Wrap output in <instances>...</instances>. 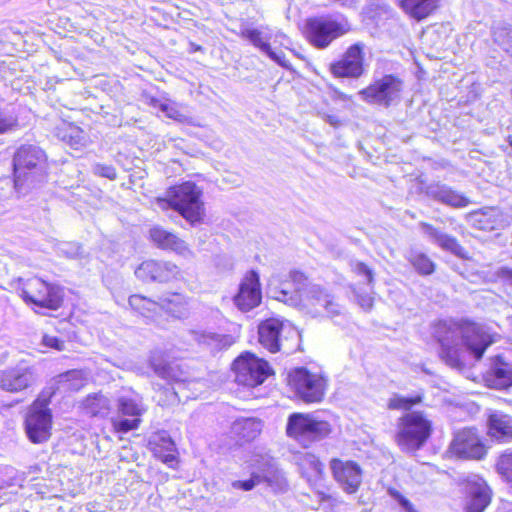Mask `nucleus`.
<instances>
[{"label": "nucleus", "instance_id": "f257e3e1", "mask_svg": "<svg viewBox=\"0 0 512 512\" xmlns=\"http://www.w3.org/2000/svg\"><path fill=\"white\" fill-rule=\"evenodd\" d=\"M433 336L440 344L441 359L459 372L465 369V363L461 359L462 346L478 361L495 342V335L488 327L463 319L437 322L433 328Z\"/></svg>", "mask_w": 512, "mask_h": 512}, {"label": "nucleus", "instance_id": "f03ea898", "mask_svg": "<svg viewBox=\"0 0 512 512\" xmlns=\"http://www.w3.org/2000/svg\"><path fill=\"white\" fill-rule=\"evenodd\" d=\"M291 282L284 283L275 298L292 306L302 305L313 315L336 316L340 306L333 295L317 284L307 281L303 273L295 271L290 274Z\"/></svg>", "mask_w": 512, "mask_h": 512}, {"label": "nucleus", "instance_id": "7ed1b4c3", "mask_svg": "<svg viewBox=\"0 0 512 512\" xmlns=\"http://www.w3.org/2000/svg\"><path fill=\"white\" fill-rule=\"evenodd\" d=\"M14 186L19 194L45 182L47 177V157L45 152L35 145H23L13 157Z\"/></svg>", "mask_w": 512, "mask_h": 512}, {"label": "nucleus", "instance_id": "20e7f679", "mask_svg": "<svg viewBox=\"0 0 512 512\" xmlns=\"http://www.w3.org/2000/svg\"><path fill=\"white\" fill-rule=\"evenodd\" d=\"M202 191L195 183L185 182L167 190L165 197L157 198L156 205L161 210L173 209L191 224L199 223L204 216Z\"/></svg>", "mask_w": 512, "mask_h": 512}, {"label": "nucleus", "instance_id": "39448f33", "mask_svg": "<svg viewBox=\"0 0 512 512\" xmlns=\"http://www.w3.org/2000/svg\"><path fill=\"white\" fill-rule=\"evenodd\" d=\"M432 432V423L423 412H409L399 418L396 441L403 451L420 449Z\"/></svg>", "mask_w": 512, "mask_h": 512}, {"label": "nucleus", "instance_id": "423d86ee", "mask_svg": "<svg viewBox=\"0 0 512 512\" xmlns=\"http://www.w3.org/2000/svg\"><path fill=\"white\" fill-rule=\"evenodd\" d=\"M331 432L327 421L321 420L312 414L292 413L287 420L286 433L303 446L320 441Z\"/></svg>", "mask_w": 512, "mask_h": 512}, {"label": "nucleus", "instance_id": "0eeeda50", "mask_svg": "<svg viewBox=\"0 0 512 512\" xmlns=\"http://www.w3.org/2000/svg\"><path fill=\"white\" fill-rule=\"evenodd\" d=\"M288 383L298 399L305 403H319L323 400L326 380L304 367L293 369L288 374Z\"/></svg>", "mask_w": 512, "mask_h": 512}, {"label": "nucleus", "instance_id": "6e6552de", "mask_svg": "<svg viewBox=\"0 0 512 512\" xmlns=\"http://www.w3.org/2000/svg\"><path fill=\"white\" fill-rule=\"evenodd\" d=\"M307 38L317 48L328 47L332 41L350 31L349 22L332 17H315L306 21Z\"/></svg>", "mask_w": 512, "mask_h": 512}, {"label": "nucleus", "instance_id": "1a4fd4ad", "mask_svg": "<svg viewBox=\"0 0 512 512\" xmlns=\"http://www.w3.org/2000/svg\"><path fill=\"white\" fill-rule=\"evenodd\" d=\"M403 88L402 79L387 74L362 89L359 94L367 103L389 107L400 101Z\"/></svg>", "mask_w": 512, "mask_h": 512}, {"label": "nucleus", "instance_id": "9d476101", "mask_svg": "<svg viewBox=\"0 0 512 512\" xmlns=\"http://www.w3.org/2000/svg\"><path fill=\"white\" fill-rule=\"evenodd\" d=\"M52 413L48 401L36 399L30 406L25 418V431L28 439L35 444L46 442L51 436Z\"/></svg>", "mask_w": 512, "mask_h": 512}, {"label": "nucleus", "instance_id": "9b49d317", "mask_svg": "<svg viewBox=\"0 0 512 512\" xmlns=\"http://www.w3.org/2000/svg\"><path fill=\"white\" fill-rule=\"evenodd\" d=\"M235 381L244 386L261 385L273 373L268 362L249 352L241 354L233 362Z\"/></svg>", "mask_w": 512, "mask_h": 512}, {"label": "nucleus", "instance_id": "f8f14e48", "mask_svg": "<svg viewBox=\"0 0 512 512\" xmlns=\"http://www.w3.org/2000/svg\"><path fill=\"white\" fill-rule=\"evenodd\" d=\"M21 297L39 308L57 310L63 301L61 289L40 278L29 279L21 289Z\"/></svg>", "mask_w": 512, "mask_h": 512}, {"label": "nucleus", "instance_id": "ddd939ff", "mask_svg": "<svg viewBox=\"0 0 512 512\" xmlns=\"http://www.w3.org/2000/svg\"><path fill=\"white\" fill-rule=\"evenodd\" d=\"M260 344L271 353L282 349L283 341L288 338H298V331L288 321L270 318L258 327Z\"/></svg>", "mask_w": 512, "mask_h": 512}, {"label": "nucleus", "instance_id": "4468645a", "mask_svg": "<svg viewBox=\"0 0 512 512\" xmlns=\"http://www.w3.org/2000/svg\"><path fill=\"white\" fill-rule=\"evenodd\" d=\"M449 452L460 459L481 460L485 457L487 449L477 429L463 428L454 434Z\"/></svg>", "mask_w": 512, "mask_h": 512}, {"label": "nucleus", "instance_id": "2eb2a0df", "mask_svg": "<svg viewBox=\"0 0 512 512\" xmlns=\"http://www.w3.org/2000/svg\"><path fill=\"white\" fill-rule=\"evenodd\" d=\"M38 379L37 369L23 361L0 372V388L17 393L32 387Z\"/></svg>", "mask_w": 512, "mask_h": 512}, {"label": "nucleus", "instance_id": "dca6fc26", "mask_svg": "<svg viewBox=\"0 0 512 512\" xmlns=\"http://www.w3.org/2000/svg\"><path fill=\"white\" fill-rule=\"evenodd\" d=\"M364 48L361 42L351 45L342 58L330 64V71L337 78L357 79L364 74Z\"/></svg>", "mask_w": 512, "mask_h": 512}, {"label": "nucleus", "instance_id": "f3484780", "mask_svg": "<svg viewBox=\"0 0 512 512\" xmlns=\"http://www.w3.org/2000/svg\"><path fill=\"white\" fill-rule=\"evenodd\" d=\"M150 365L159 377L177 385V387H172V391L170 392V402H180L182 399L190 398V395L186 393L185 390L192 384V382L188 380L187 373L184 372L178 364L156 363L155 359L151 358Z\"/></svg>", "mask_w": 512, "mask_h": 512}, {"label": "nucleus", "instance_id": "a211bd4d", "mask_svg": "<svg viewBox=\"0 0 512 512\" xmlns=\"http://www.w3.org/2000/svg\"><path fill=\"white\" fill-rule=\"evenodd\" d=\"M262 293L259 274L255 270L249 271L239 285L238 293L234 296L235 306L248 312L261 303Z\"/></svg>", "mask_w": 512, "mask_h": 512}, {"label": "nucleus", "instance_id": "6ab92c4d", "mask_svg": "<svg viewBox=\"0 0 512 512\" xmlns=\"http://www.w3.org/2000/svg\"><path fill=\"white\" fill-rule=\"evenodd\" d=\"M422 192L429 199L452 208H464L471 201L464 194L440 181H433L422 187Z\"/></svg>", "mask_w": 512, "mask_h": 512}, {"label": "nucleus", "instance_id": "aec40b11", "mask_svg": "<svg viewBox=\"0 0 512 512\" xmlns=\"http://www.w3.org/2000/svg\"><path fill=\"white\" fill-rule=\"evenodd\" d=\"M180 273L178 266L170 261L147 260L142 262L135 270L138 279L144 282H169Z\"/></svg>", "mask_w": 512, "mask_h": 512}, {"label": "nucleus", "instance_id": "412c9836", "mask_svg": "<svg viewBox=\"0 0 512 512\" xmlns=\"http://www.w3.org/2000/svg\"><path fill=\"white\" fill-rule=\"evenodd\" d=\"M330 468L334 479L345 492L352 494L358 490L362 481V470L357 463L332 459Z\"/></svg>", "mask_w": 512, "mask_h": 512}, {"label": "nucleus", "instance_id": "4be33fe9", "mask_svg": "<svg viewBox=\"0 0 512 512\" xmlns=\"http://www.w3.org/2000/svg\"><path fill=\"white\" fill-rule=\"evenodd\" d=\"M255 470L260 484L265 483L273 492L283 493L288 490L289 484L285 474L273 458L261 457L257 460Z\"/></svg>", "mask_w": 512, "mask_h": 512}, {"label": "nucleus", "instance_id": "5701e85b", "mask_svg": "<svg viewBox=\"0 0 512 512\" xmlns=\"http://www.w3.org/2000/svg\"><path fill=\"white\" fill-rule=\"evenodd\" d=\"M117 410L122 416L132 417L131 419L121 416L115 418L113 424L117 431L128 432L138 428L140 416L144 409L137 399L128 396L119 397L117 400Z\"/></svg>", "mask_w": 512, "mask_h": 512}, {"label": "nucleus", "instance_id": "b1692460", "mask_svg": "<svg viewBox=\"0 0 512 512\" xmlns=\"http://www.w3.org/2000/svg\"><path fill=\"white\" fill-rule=\"evenodd\" d=\"M485 382L493 389H512V361H506L502 356L494 357L485 374Z\"/></svg>", "mask_w": 512, "mask_h": 512}, {"label": "nucleus", "instance_id": "393cba45", "mask_svg": "<svg viewBox=\"0 0 512 512\" xmlns=\"http://www.w3.org/2000/svg\"><path fill=\"white\" fill-rule=\"evenodd\" d=\"M179 294L159 296L157 300L149 299L142 295H131L129 305L131 308L146 318H152L162 309H168L169 305L177 302Z\"/></svg>", "mask_w": 512, "mask_h": 512}, {"label": "nucleus", "instance_id": "a878e982", "mask_svg": "<svg viewBox=\"0 0 512 512\" xmlns=\"http://www.w3.org/2000/svg\"><path fill=\"white\" fill-rule=\"evenodd\" d=\"M466 490L469 495L466 512H483L491 500L486 482L474 475L468 478Z\"/></svg>", "mask_w": 512, "mask_h": 512}, {"label": "nucleus", "instance_id": "bb28decb", "mask_svg": "<svg viewBox=\"0 0 512 512\" xmlns=\"http://www.w3.org/2000/svg\"><path fill=\"white\" fill-rule=\"evenodd\" d=\"M150 237L159 248L173 250L186 258L193 257V252L184 240L159 226L150 229Z\"/></svg>", "mask_w": 512, "mask_h": 512}, {"label": "nucleus", "instance_id": "cd10ccee", "mask_svg": "<svg viewBox=\"0 0 512 512\" xmlns=\"http://www.w3.org/2000/svg\"><path fill=\"white\" fill-rule=\"evenodd\" d=\"M262 421L257 418H238L231 425V435L237 442H250L256 439L262 431Z\"/></svg>", "mask_w": 512, "mask_h": 512}, {"label": "nucleus", "instance_id": "c85d7f7f", "mask_svg": "<svg viewBox=\"0 0 512 512\" xmlns=\"http://www.w3.org/2000/svg\"><path fill=\"white\" fill-rule=\"evenodd\" d=\"M419 226L424 235H426L430 241L437 244L442 249L454 253L455 255L461 254L463 248L458 243L456 238L442 232L441 230L426 222H420Z\"/></svg>", "mask_w": 512, "mask_h": 512}, {"label": "nucleus", "instance_id": "c756f323", "mask_svg": "<svg viewBox=\"0 0 512 512\" xmlns=\"http://www.w3.org/2000/svg\"><path fill=\"white\" fill-rule=\"evenodd\" d=\"M440 0H400L399 6L411 18L421 21L431 15Z\"/></svg>", "mask_w": 512, "mask_h": 512}, {"label": "nucleus", "instance_id": "7c9ffc66", "mask_svg": "<svg viewBox=\"0 0 512 512\" xmlns=\"http://www.w3.org/2000/svg\"><path fill=\"white\" fill-rule=\"evenodd\" d=\"M488 433L491 437L502 440L512 436V418L501 412H494L488 417Z\"/></svg>", "mask_w": 512, "mask_h": 512}, {"label": "nucleus", "instance_id": "2f4dec72", "mask_svg": "<svg viewBox=\"0 0 512 512\" xmlns=\"http://www.w3.org/2000/svg\"><path fill=\"white\" fill-rule=\"evenodd\" d=\"M192 339L199 345L220 349L228 347L233 340L230 335L218 334L207 330H189Z\"/></svg>", "mask_w": 512, "mask_h": 512}, {"label": "nucleus", "instance_id": "473e14b6", "mask_svg": "<svg viewBox=\"0 0 512 512\" xmlns=\"http://www.w3.org/2000/svg\"><path fill=\"white\" fill-rule=\"evenodd\" d=\"M56 135L74 149H79L86 143V134L78 126L64 124L62 127L57 128Z\"/></svg>", "mask_w": 512, "mask_h": 512}, {"label": "nucleus", "instance_id": "72a5a7b5", "mask_svg": "<svg viewBox=\"0 0 512 512\" xmlns=\"http://www.w3.org/2000/svg\"><path fill=\"white\" fill-rule=\"evenodd\" d=\"M83 408L90 416L105 417L110 410V401L102 394L89 395L83 401Z\"/></svg>", "mask_w": 512, "mask_h": 512}, {"label": "nucleus", "instance_id": "f704fd0d", "mask_svg": "<svg viewBox=\"0 0 512 512\" xmlns=\"http://www.w3.org/2000/svg\"><path fill=\"white\" fill-rule=\"evenodd\" d=\"M55 382L65 391H78L85 385V378L82 371L69 370L59 374Z\"/></svg>", "mask_w": 512, "mask_h": 512}, {"label": "nucleus", "instance_id": "c9c22d12", "mask_svg": "<svg viewBox=\"0 0 512 512\" xmlns=\"http://www.w3.org/2000/svg\"><path fill=\"white\" fill-rule=\"evenodd\" d=\"M493 214V210H491L490 212L473 211L468 213L465 218L470 226L478 230L492 231L496 229Z\"/></svg>", "mask_w": 512, "mask_h": 512}, {"label": "nucleus", "instance_id": "e433bc0d", "mask_svg": "<svg viewBox=\"0 0 512 512\" xmlns=\"http://www.w3.org/2000/svg\"><path fill=\"white\" fill-rule=\"evenodd\" d=\"M493 40L512 57V27L506 23H497L492 28Z\"/></svg>", "mask_w": 512, "mask_h": 512}, {"label": "nucleus", "instance_id": "4c0bfd02", "mask_svg": "<svg viewBox=\"0 0 512 512\" xmlns=\"http://www.w3.org/2000/svg\"><path fill=\"white\" fill-rule=\"evenodd\" d=\"M407 260L411 263L414 269L421 275H430L435 270V264L430 258L420 252L412 250L407 255Z\"/></svg>", "mask_w": 512, "mask_h": 512}, {"label": "nucleus", "instance_id": "58836bf2", "mask_svg": "<svg viewBox=\"0 0 512 512\" xmlns=\"http://www.w3.org/2000/svg\"><path fill=\"white\" fill-rule=\"evenodd\" d=\"M240 36L247 39L253 46L259 48L263 53L270 51V36L263 34L258 29L243 28Z\"/></svg>", "mask_w": 512, "mask_h": 512}, {"label": "nucleus", "instance_id": "ea45409f", "mask_svg": "<svg viewBox=\"0 0 512 512\" xmlns=\"http://www.w3.org/2000/svg\"><path fill=\"white\" fill-rule=\"evenodd\" d=\"M424 394L418 392L413 396L395 394L388 403V407L394 410H410L414 405L423 401Z\"/></svg>", "mask_w": 512, "mask_h": 512}, {"label": "nucleus", "instance_id": "a19ab883", "mask_svg": "<svg viewBox=\"0 0 512 512\" xmlns=\"http://www.w3.org/2000/svg\"><path fill=\"white\" fill-rule=\"evenodd\" d=\"M496 470L505 481L512 483V450H506L499 456Z\"/></svg>", "mask_w": 512, "mask_h": 512}, {"label": "nucleus", "instance_id": "79ce46f5", "mask_svg": "<svg viewBox=\"0 0 512 512\" xmlns=\"http://www.w3.org/2000/svg\"><path fill=\"white\" fill-rule=\"evenodd\" d=\"M59 254L69 258L76 259L82 255V247L75 242L62 243L58 247Z\"/></svg>", "mask_w": 512, "mask_h": 512}, {"label": "nucleus", "instance_id": "37998d69", "mask_svg": "<svg viewBox=\"0 0 512 512\" xmlns=\"http://www.w3.org/2000/svg\"><path fill=\"white\" fill-rule=\"evenodd\" d=\"M92 171L95 175L114 180L117 177L115 168L112 165L97 163L93 165Z\"/></svg>", "mask_w": 512, "mask_h": 512}, {"label": "nucleus", "instance_id": "c03bdc74", "mask_svg": "<svg viewBox=\"0 0 512 512\" xmlns=\"http://www.w3.org/2000/svg\"><path fill=\"white\" fill-rule=\"evenodd\" d=\"M256 476H257V473H256V470L254 469V471L251 473L250 479L244 480V481H239V480L238 481H234L232 483V486L235 489H242L244 491H250L256 485L260 484L259 479Z\"/></svg>", "mask_w": 512, "mask_h": 512}, {"label": "nucleus", "instance_id": "a18cd8bd", "mask_svg": "<svg viewBox=\"0 0 512 512\" xmlns=\"http://www.w3.org/2000/svg\"><path fill=\"white\" fill-rule=\"evenodd\" d=\"M353 271L366 279L367 284L371 285L374 280L372 270L363 262H355L353 264Z\"/></svg>", "mask_w": 512, "mask_h": 512}, {"label": "nucleus", "instance_id": "49530a36", "mask_svg": "<svg viewBox=\"0 0 512 512\" xmlns=\"http://www.w3.org/2000/svg\"><path fill=\"white\" fill-rule=\"evenodd\" d=\"M157 445V449L156 450H160L161 453L162 452H175L176 451V447H175V443L174 441L171 439L170 436L168 435H160L158 437V442L156 443Z\"/></svg>", "mask_w": 512, "mask_h": 512}, {"label": "nucleus", "instance_id": "de8ad7c7", "mask_svg": "<svg viewBox=\"0 0 512 512\" xmlns=\"http://www.w3.org/2000/svg\"><path fill=\"white\" fill-rule=\"evenodd\" d=\"M390 494L405 512H417L412 503L398 491L391 490Z\"/></svg>", "mask_w": 512, "mask_h": 512}, {"label": "nucleus", "instance_id": "09e8293b", "mask_svg": "<svg viewBox=\"0 0 512 512\" xmlns=\"http://www.w3.org/2000/svg\"><path fill=\"white\" fill-rule=\"evenodd\" d=\"M42 343L46 347L53 348L58 351H62L64 349V342L55 336L44 335L42 338Z\"/></svg>", "mask_w": 512, "mask_h": 512}, {"label": "nucleus", "instance_id": "8fccbe9b", "mask_svg": "<svg viewBox=\"0 0 512 512\" xmlns=\"http://www.w3.org/2000/svg\"><path fill=\"white\" fill-rule=\"evenodd\" d=\"M495 275L507 285L512 286V268L501 266L495 271Z\"/></svg>", "mask_w": 512, "mask_h": 512}, {"label": "nucleus", "instance_id": "3c124183", "mask_svg": "<svg viewBox=\"0 0 512 512\" xmlns=\"http://www.w3.org/2000/svg\"><path fill=\"white\" fill-rule=\"evenodd\" d=\"M265 54L280 66L284 68L290 67L289 62L286 60L285 54L283 52H276L270 47V51H267Z\"/></svg>", "mask_w": 512, "mask_h": 512}, {"label": "nucleus", "instance_id": "603ef678", "mask_svg": "<svg viewBox=\"0 0 512 512\" xmlns=\"http://www.w3.org/2000/svg\"><path fill=\"white\" fill-rule=\"evenodd\" d=\"M160 108L166 114V116L171 119H174L177 121H182V119L184 117L183 114L179 110L170 106L169 104H161Z\"/></svg>", "mask_w": 512, "mask_h": 512}, {"label": "nucleus", "instance_id": "864d4df0", "mask_svg": "<svg viewBox=\"0 0 512 512\" xmlns=\"http://www.w3.org/2000/svg\"><path fill=\"white\" fill-rule=\"evenodd\" d=\"M356 299L361 308L368 311L373 306V298L369 294L356 293Z\"/></svg>", "mask_w": 512, "mask_h": 512}, {"label": "nucleus", "instance_id": "5fc2aeb1", "mask_svg": "<svg viewBox=\"0 0 512 512\" xmlns=\"http://www.w3.org/2000/svg\"><path fill=\"white\" fill-rule=\"evenodd\" d=\"M155 453L161 459L162 462H164L170 467L174 466V463L176 462V455L174 454V452L161 453L160 450H155Z\"/></svg>", "mask_w": 512, "mask_h": 512}, {"label": "nucleus", "instance_id": "6e6d98bb", "mask_svg": "<svg viewBox=\"0 0 512 512\" xmlns=\"http://www.w3.org/2000/svg\"><path fill=\"white\" fill-rule=\"evenodd\" d=\"M330 97L333 101H348L351 99V96L343 93L337 88H331Z\"/></svg>", "mask_w": 512, "mask_h": 512}, {"label": "nucleus", "instance_id": "4d7b16f0", "mask_svg": "<svg viewBox=\"0 0 512 512\" xmlns=\"http://www.w3.org/2000/svg\"><path fill=\"white\" fill-rule=\"evenodd\" d=\"M321 115H322L323 120L326 121L327 123H329L331 126H333V127L340 126L341 122L337 116L330 115L327 113H323Z\"/></svg>", "mask_w": 512, "mask_h": 512}, {"label": "nucleus", "instance_id": "13d9d810", "mask_svg": "<svg viewBox=\"0 0 512 512\" xmlns=\"http://www.w3.org/2000/svg\"><path fill=\"white\" fill-rule=\"evenodd\" d=\"M334 2L340 4L341 6L343 7H353L354 5H356V3L359 1V0H333Z\"/></svg>", "mask_w": 512, "mask_h": 512}, {"label": "nucleus", "instance_id": "bf43d9fd", "mask_svg": "<svg viewBox=\"0 0 512 512\" xmlns=\"http://www.w3.org/2000/svg\"><path fill=\"white\" fill-rule=\"evenodd\" d=\"M313 466H314V469L317 473L321 474L322 472V469H323V465L320 461H318L317 459H313Z\"/></svg>", "mask_w": 512, "mask_h": 512}, {"label": "nucleus", "instance_id": "052dcab7", "mask_svg": "<svg viewBox=\"0 0 512 512\" xmlns=\"http://www.w3.org/2000/svg\"><path fill=\"white\" fill-rule=\"evenodd\" d=\"M507 129H508L507 141L509 143V146L511 147V151L509 153L512 154V122H511V125Z\"/></svg>", "mask_w": 512, "mask_h": 512}, {"label": "nucleus", "instance_id": "680f3d73", "mask_svg": "<svg viewBox=\"0 0 512 512\" xmlns=\"http://www.w3.org/2000/svg\"><path fill=\"white\" fill-rule=\"evenodd\" d=\"M191 46H192L193 51H200V50H202L201 46L196 45L194 43H191Z\"/></svg>", "mask_w": 512, "mask_h": 512}, {"label": "nucleus", "instance_id": "e2e57ef3", "mask_svg": "<svg viewBox=\"0 0 512 512\" xmlns=\"http://www.w3.org/2000/svg\"><path fill=\"white\" fill-rule=\"evenodd\" d=\"M505 512H512V506Z\"/></svg>", "mask_w": 512, "mask_h": 512}]
</instances>
